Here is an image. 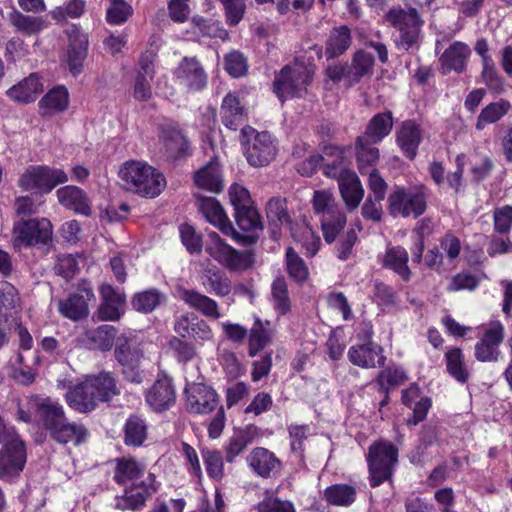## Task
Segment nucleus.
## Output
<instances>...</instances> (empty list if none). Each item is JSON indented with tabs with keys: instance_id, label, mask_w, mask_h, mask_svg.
I'll return each instance as SVG.
<instances>
[{
	"instance_id": "f257e3e1",
	"label": "nucleus",
	"mask_w": 512,
	"mask_h": 512,
	"mask_svg": "<svg viewBox=\"0 0 512 512\" xmlns=\"http://www.w3.org/2000/svg\"><path fill=\"white\" fill-rule=\"evenodd\" d=\"M120 390L110 372L87 376L83 381L69 387L66 402L80 413H88L96 408L99 402H108L118 395Z\"/></svg>"
},
{
	"instance_id": "f03ea898",
	"label": "nucleus",
	"mask_w": 512,
	"mask_h": 512,
	"mask_svg": "<svg viewBox=\"0 0 512 512\" xmlns=\"http://www.w3.org/2000/svg\"><path fill=\"white\" fill-rule=\"evenodd\" d=\"M119 176L126 190L143 197L158 196L166 185L162 173L142 162H126L119 171Z\"/></svg>"
},
{
	"instance_id": "7ed1b4c3",
	"label": "nucleus",
	"mask_w": 512,
	"mask_h": 512,
	"mask_svg": "<svg viewBox=\"0 0 512 512\" xmlns=\"http://www.w3.org/2000/svg\"><path fill=\"white\" fill-rule=\"evenodd\" d=\"M384 20L398 32L395 45L400 50H418L421 44L423 20L415 8L394 6L390 8Z\"/></svg>"
},
{
	"instance_id": "20e7f679",
	"label": "nucleus",
	"mask_w": 512,
	"mask_h": 512,
	"mask_svg": "<svg viewBox=\"0 0 512 512\" xmlns=\"http://www.w3.org/2000/svg\"><path fill=\"white\" fill-rule=\"evenodd\" d=\"M314 67L295 62L287 65L276 74L273 82V92L281 102L288 98L302 97L307 92V86L312 82Z\"/></svg>"
},
{
	"instance_id": "39448f33",
	"label": "nucleus",
	"mask_w": 512,
	"mask_h": 512,
	"mask_svg": "<svg viewBox=\"0 0 512 512\" xmlns=\"http://www.w3.org/2000/svg\"><path fill=\"white\" fill-rule=\"evenodd\" d=\"M241 144L247 162L253 167L268 165L277 154V145L271 134L258 132L251 126L242 128Z\"/></svg>"
},
{
	"instance_id": "423d86ee",
	"label": "nucleus",
	"mask_w": 512,
	"mask_h": 512,
	"mask_svg": "<svg viewBox=\"0 0 512 512\" xmlns=\"http://www.w3.org/2000/svg\"><path fill=\"white\" fill-rule=\"evenodd\" d=\"M313 209L320 216L324 240L331 244L346 224V216L339 209L332 194L328 191H315Z\"/></svg>"
},
{
	"instance_id": "0eeeda50",
	"label": "nucleus",
	"mask_w": 512,
	"mask_h": 512,
	"mask_svg": "<svg viewBox=\"0 0 512 512\" xmlns=\"http://www.w3.org/2000/svg\"><path fill=\"white\" fill-rule=\"evenodd\" d=\"M367 462L370 485L377 487L391 479L398 462V450L388 441H379L369 447Z\"/></svg>"
},
{
	"instance_id": "6e6552de",
	"label": "nucleus",
	"mask_w": 512,
	"mask_h": 512,
	"mask_svg": "<svg viewBox=\"0 0 512 512\" xmlns=\"http://www.w3.org/2000/svg\"><path fill=\"white\" fill-rule=\"evenodd\" d=\"M427 198L424 186L397 187L388 197V211L393 217L417 218L426 211Z\"/></svg>"
},
{
	"instance_id": "1a4fd4ad",
	"label": "nucleus",
	"mask_w": 512,
	"mask_h": 512,
	"mask_svg": "<svg viewBox=\"0 0 512 512\" xmlns=\"http://www.w3.org/2000/svg\"><path fill=\"white\" fill-rule=\"evenodd\" d=\"M114 357L122 367L124 378L140 384L143 381V373L140 363L143 358V350L140 343L133 336L122 334L115 340Z\"/></svg>"
},
{
	"instance_id": "9d476101",
	"label": "nucleus",
	"mask_w": 512,
	"mask_h": 512,
	"mask_svg": "<svg viewBox=\"0 0 512 512\" xmlns=\"http://www.w3.org/2000/svg\"><path fill=\"white\" fill-rule=\"evenodd\" d=\"M68 181L67 174L58 168L47 165L29 166L18 180L24 190H36L41 194L50 193L57 185Z\"/></svg>"
},
{
	"instance_id": "9b49d317",
	"label": "nucleus",
	"mask_w": 512,
	"mask_h": 512,
	"mask_svg": "<svg viewBox=\"0 0 512 512\" xmlns=\"http://www.w3.org/2000/svg\"><path fill=\"white\" fill-rule=\"evenodd\" d=\"M52 239V225L46 218L22 220L13 227L12 244L16 250L47 244Z\"/></svg>"
},
{
	"instance_id": "f8f14e48",
	"label": "nucleus",
	"mask_w": 512,
	"mask_h": 512,
	"mask_svg": "<svg viewBox=\"0 0 512 512\" xmlns=\"http://www.w3.org/2000/svg\"><path fill=\"white\" fill-rule=\"evenodd\" d=\"M27 459L24 441L19 435L7 439L0 450V480L11 482L19 477Z\"/></svg>"
},
{
	"instance_id": "ddd939ff",
	"label": "nucleus",
	"mask_w": 512,
	"mask_h": 512,
	"mask_svg": "<svg viewBox=\"0 0 512 512\" xmlns=\"http://www.w3.org/2000/svg\"><path fill=\"white\" fill-rule=\"evenodd\" d=\"M210 241L206 245V252L219 264L230 271L245 270L251 265L248 253L239 252L225 243L216 232L209 233Z\"/></svg>"
},
{
	"instance_id": "4468645a",
	"label": "nucleus",
	"mask_w": 512,
	"mask_h": 512,
	"mask_svg": "<svg viewBox=\"0 0 512 512\" xmlns=\"http://www.w3.org/2000/svg\"><path fill=\"white\" fill-rule=\"evenodd\" d=\"M95 299L92 287L83 283L78 287L77 292L69 294L66 299L58 301V312L73 321L86 318L89 314L88 303Z\"/></svg>"
},
{
	"instance_id": "2eb2a0df",
	"label": "nucleus",
	"mask_w": 512,
	"mask_h": 512,
	"mask_svg": "<svg viewBox=\"0 0 512 512\" xmlns=\"http://www.w3.org/2000/svg\"><path fill=\"white\" fill-rule=\"evenodd\" d=\"M174 74L179 84L189 92H198L207 86V73L196 57H184Z\"/></svg>"
},
{
	"instance_id": "dca6fc26",
	"label": "nucleus",
	"mask_w": 512,
	"mask_h": 512,
	"mask_svg": "<svg viewBox=\"0 0 512 512\" xmlns=\"http://www.w3.org/2000/svg\"><path fill=\"white\" fill-rule=\"evenodd\" d=\"M246 461L250 470L263 479L275 478L282 470L281 460L264 447L253 448L247 455Z\"/></svg>"
},
{
	"instance_id": "f3484780",
	"label": "nucleus",
	"mask_w": 512,
	"mask_h": 512,
	"mask_svg": "<svg viewBox=\"0 0 512 512\" xmlns=\"http://www.w3.org/2000/svg\"><path fill=\"white\" fill-rule=\"evenodd\" d=\"M186 407L193 414H208L218 405L216 392L201 383H192L185 388Z\"/></svg>"
},
{
	"instance_id": "a211bd4d",
	"label": "nucleus",
	"mask_w": 512,
	"mask_h": 512,
	"mask_svg": "<svg viewBox=\"0 0 512 512\" xmlns=\"http://www.w3.org/2000/svg\"><path fill=\"white\" fill-rule=\"evenodd\" d=\"M101 304L97 316L101 321H117L124 314L126 296L110 284L100 287Z\"/></svg>"
},
{
	"instance_id": "6ab92c4d",
	"label": "nucleus",
	"mask_w": 512,
	"mask_h": 512,
	"mask_svg": "<svg viewBox=\"0 0 512 512\" xmlns=\"http://www.w3.org/2000/svg\"><path fill=\"white\" fill-rule=\"evenodd\" d=\"M347 357L353 365L364 369L382 367L386 361L382 347L373 341L352 345L347 352Z\"/></svg>"
},
{
	"instance_id": "aec40b11",
	"label": "nucleus",
	"mask_w": 512,
	"mask_h": 512,
	"mask_svg": "<svg viewBox=\"0 0 512 512\" xmlns=\"http://www.w3.org/2000/svg\"><path fill=\"white\" fill-rule=\"evenodd\" d=\"M69 46L67 49L66 63L73 75L82 72L83 62L88 53V35L77 26H73L68 32Z\"/></svg>"
},
{
	"instance_id": "412c9836",
	"label": "nucleus",
	"mask_w": 512,
	"mask_h": 512,
	"mask_svg": "<svg viewBox=\"0 0 512 512\" xmlns=\"http://www.w3.org/2000/svg\"><path fill=\"white\" fill-rule=\"evenodd\" d=\"M423 133L421 125L415 120H405L398 127L395 133L396 144L406 158L413 160L416 157Z\"/></svg>"
},
{
	"instance_id": "4be33fe9",
	"label": "nucleus",
	"mask_w": 512,
	"mask_h": 512,
	"mask_svg": "<svg viewBox=\"0 0 512 512\" xmlns=\"http://www.w3.org/2000/svg\"><path fill=\"white\" fill-rule=\"evenodd\" d=\"M147 404L156 412H163L174 405L176 393L172 380L168 377L158 378L146 391Z\"/></svg>"
},
{
	"instance_id": "5701e85b",
	"label": "nucleus",
	"mask_w": 512,
	"mask_h": 512,
	"mask_svg": "<svg viewBox=\"0 0 512 512\" xmlns=\"http://www.w3.org/2000/svg\"><path fill=\"white\" fill-rule=\"evenodd\" d=\"M156 491V488L142 481L132 484L124 490V494L115 498V508L121 511H138L145 507L146 501Z\"/></svg>"
},
{
	"instance_id": "b1692460",
	"label": "nucleus",
	"mask_w": 512,
	"mask_h": 512,
	"mask_svg": "<svg viewBox=\"0 0 512 512\" xmlns=\"http://www.w3.org/2000/svg\"><path fill=\"white\" fill-rule=\"evenodd\" d=\"M48 434L58 444L67 445L71 443L74 446L81 445L89 437V432L83 424L70 421L67 416L57 423Z\"/></svg>"
},
{
	"instance_id": "393cba45",
	"label": "nucleus",
	"mask_w": 512,
	"mask_h": 512,
	"mask_svg": "<svg viewBox=\"0 0 512 512\" xmlns=\"http://www.w3.org/2000/svg\"><path fill=\"white\" fill-rule=\"evenodd\" d=\"M504 339V328L497 323L486 330L483 337L475 345V357L482 362H492L498 359L499 345Z\"/></svg>"
},
{
	"instance_id": "a878e982",
	"label": "nucleus",
	"mask_w": 512,
	"mask_h": 512,
	"mask_svg": "<svg viewBox=\"0 0 512 512\" xmlns=\"http://www.w3.org/2000/svg\"><path fill=\"white\" fill-rule=\"evenodd\" d=\"M59 203L77 214L90 216L92 214L91 201L86 192L77 186H64L56 191Z\"/></svg>"
},
{
	"instance_id": "bb28decb",
	"label": "nucleus",
	"mask_w": 512,
	"mask_h": 512,
	"mask_svg": "<svg viewBox=\"0 0 512 512\" xmlns=\"http://www.w3.org/2000/svg\"><path fill=\"white\" fill-rule=\"evenodd\" d=\"M321 167L324 175L337 181L351 174L348 168L344 151L338 147H326L321 155Z\"/></svg>"
},
{
	"instance_id": "cd10ccee",
	"label": "nucleus",
	"mask_w": 512,
	"mask_h": 512,
	"mask_svg": "<svg viewBox=\"0 0 512 512\" xmlns=\"http://www.w3.org/2000/svg\"><path fill=\"white\" fill-rule=\"evenodd\" d=\"M44 85L37 73H31L7 90V96L18 103L34 102L43 92Z\"/></svg>"
},
{
	"instance_id": "c85d7f7f",
	"label": "nucleus",
	"mask_w": 512,
	"mask_h": 512,
	"mask_svg": "<svg viewBox=\"0 0 512 512\" xmlns=\"http://www.w3.org/2000/svg\"><path fill=\"white\" fill-rule=\"evenodd\" d=\"M470 53V48L466 43L461 41L453 42L440 57L443 73L451 71L462 73L466 69Z\"/></svg>"
},
{
	"instance_id": "c756f323",
	"label": "nucleus",
	"mask_w": 512,
	"mask_h": 512,
	"mask_svg": "<svg viewBox=\"0 0 512 512\" xmlns=\"http://www.w3.org/2000/svg\"><path fill=\"white\" fill-rule=\"evenodd\" d=\"M35 411L40 424L47 432L66 417L63 406L49 397L36 399Z\"/></svg>"
},
{
	"instance_id": "7c9ffc66",
	"label": "nucleus",
	"mask_w": 512,
	"mask_h": 512,
	"mask_svg": "<svg viewBox=\"0 0 512 512\" xmlns=\"http://www.w3.org/2000/svg\"><path fill=\"white\" fill-rule=\"evenodd\" d=\"M266 216L269 221V225L272 227V237L274 239H278L279 237V233L276 231V228L286 226L292 230V220L288 213L285 199H270L266 204Z\"/></svg>"
},
{
	"instance_id": "2f4dec72",
	"label": "nucleus",
	"mask_w": 512,
	"mask_h": 512,
	"mask_svg": "<svg viewBox=\"0 0 512 512\" xmlns=\"http://www.w3.org/2000/svg\"><path fill=\"white\" fill-rule=\"evenodd\" d=\"M182 300L191 308L197 310L202 315L212 319H219L221 313L217 302L195 290L185 289L181 293Z\"/></svg>"
},
{
	"instance_id": "473e14b6",
	"label": "nucleus",
	"mask_w": 512,
	"mask_h": 512,
	"mask_svg": "<svg viewBox=\"0 0 512 512\" xmlns=\"http://www.w3.org/2000/svg\"><path fill=\"white\" fill-rule=\"evenodd\" d=\"M220 114L223 124L231 130H237L245 121L244 107L234 93H228L224 97Z\"/></svg>"
},
{
	"instance_id": "72a5a7b5",
	"label": "nucleus",
	"mask_w": 512,
	"mask_h": 512,
	"mask_svg": "<svg viewBox=\"0 0 512 512\" xmlns=\"http://www.w3.org/2000/svg\"><path fill=\"white\" fill-rule=\"evenodd\" d=\"M393 115L391 111L375 114L368 122L362 135L372 143H380L393 129Z\"/></svg>"
},
{
	"instance_id": "f704fd0d",
	"label": "nucleus",
	"mask_w": 512,
	"mask_h": 512,
	"mask_svg": "<svg viewBox=\"0 0 512 512\" xmlns=\"http://www.w3.org/2000/svg\"><path fill=\"white\" fill-rule=\"evenodd\" d=\"M383 267L394 271L403 281H409L411 270L408 267V253L401 246L388 247L382 261Z\"/></svg>"
},
{
	"instance_id": "c9c22d12",
	"label": "nucleus",
	"mask_w": 512,
	"mask_h": 512,
	"mask_svg": "<svg viewBox=\"0 0 512 512\" xmlns=\"http://www.w3.org/2000/svg\"><path fill=\"white\" fill-rule=\"evenodd\" d=\"M341 197L349 210L356 209L364 197L363 186L355 172L338 181Z\"/></svg>"
},
{
	"instance_id": "e433bc0d",
	"label": "nucleus",
	"mask_w": 512,
	"mask_h": 512,
	"mask_svg": "<svg viewBox=\"0 0 512 512\" xmlns=\"http://www.w3.org/2000/svg\"><path fill=\"white\" fill-rule=\"evenodd\" d=\"M8 19L15 30L24 36L36 35L48 26L44 17L25 15L16 10L9 14Z\"/></svg>"
},
{
	"instance_id": "4c0bfd02",
	"label": "nucleus",
	"mask_w": 512,
	"mask_h": 512,
	"mask_svg": "<svg viewBox=\"0 0 512 512\" xmlns=\"http://www.w3.org/2000/svg\"><path fill=\"white\" fill-rule=\"evenodd\" d=\"M273 334L270 321L256 318L249 333V356L255 357L259 351L263 350L272 341Z\"/></svg>"
},
{
	"instance_id": "58836bf2",
	"label": "nucleus",
	"mask_w": 512,
	"mask_h": 512,
	"mask_svg": "<svg viewBox=\"0 0 512 512\" xmlns=\"http://www.w3.org/2000/svg\"><path fill=\"white\" fill-rule=\"evenodd\" d=\"M195 183L199 188L215 193L220 192L223 189V182L219 164L216 161H211L197 171Z\"/></svg>"
},
{
	"instance_id": "ea45409f",
	"label": "nucleus",
	"mask_w": 512,
	"mask_h": 512,
	"mask_svg": "<svg viewBox=\"0 0 512 512\" xmlns=\"http://www.w3.org/2000/svg\"><path fill=\"white\" fill-rule=\"evenodd\" d=\"M116 336V328L112 325L104 324L97 328L89 329L85 332V337L91 347L101 351H109L113 346Z\"/></svg>"
},
{
	"instance_id": "a19ab883",
	"label": "nucleus",
	"mask_w": 512,
	"mask_h": 512,
	"mask_svg": "<svg viewBox=\"0 0 512 512\" xmlns=\"http://www.w3.org/2000/svg\"><path fill=\"white\" fill-rule=\"evenodd\" d=\"M166 297L157 289H148L138 293H135L132 297V307L141 313H151L158 306H160Z\"/></svg>"
},
{
	"instance_id": "79ce46f5",
	"label": "nucleus",
	"mask_w": 512,
	"mask_h": 512,
	"mask_svg": "<svg viewBox=\"0 0 512 512\" xmlns=\"http://www.w3.org/2000/svg\"><path fill=\"white\" fill-rule=\"evenodd\" d=\"M356 488L349 484H334L324 491L326 501L335 506H350L355 502Z\"/></svg>"
},
{
	"instance_id": "37998d69",
	"label": "nucleus",
	"mask_w": 512,
	"mask_h": 512,
	"mask_svg": "<svg viewBox=\"0 0 512 512\" xmlns=\"http://www.w3.org/2000/svg\"><path fill=\"white\" fill-rule=\"evenodd\" d=\"M271 302L279 315H286L291 311V299L288 285L283 276L277 277L271 285Z\"/></svg>"
},
{
	"instance_id": "c03bdc74",
	"label": "nucleus",
	"mask_w": 512,
	"mask_h": 512,
	"mask_svg": "<svg viewBox=\"0 0 512 512\" xmlns=\"http://www.w3.org/2000/svg\"><path fill=\"white\" fill-rule=\"evenodd\" d=\"M511 109L510 103L505 99H500L485 106L478 115L476 129L483 130L486 125L499 121Z\"/></svg>"
},
{
	"instance_id": "a18cd8bd",
	"label": "nucleus",
	"mask_w": 512,
	"mask_h": 512,
	"mask_svg": "<svg viewBox=\"0 0 512 512\" xmlns=\"http://www.w3.org/2000/svg\"><path fill=\"white\" fill-rule=\"evenodd\" d=\"M69 103L68 91L63 86H57L49 90L40 100L39 106L44 113L64 111Z\"/></svg>"
},
{
	"instance_id": "49530a36",
	"label": "nucleus",
	"mask_w": 512,
	"mask_h": 512,
	"mask_svg": "<svg viewBox=\"0 0 512 512\" xmlns=\"http://www.w3.org/2000/svg\"><path fill=\"white\" fill-rule=\"evenodd\" d=\"M351 45V32L347 26L334 28L326 43V54L329 57L342 55Z\"/></svg>"
},
{
	"instance_id": "de8ad7c7",
	"label": "nucleus",
	"mask_w": 512,
	"mask_h": 512,
	"mask_svg": "<svg viewBox=\"0 0 512 512\" xmlns=\"http://www.w3.org/2000/svg\"><path fill=\"white\" fill-rule=\"evenodd\" d=\"M445 360L448 373L458 382L466 383L469 379V372L461 349L457 347L449 349L445 354Z\"/></svg>"
},
{
	"instance_id": "09e8293b",
	"label": "nucleus",
	"mask_w": 512,
	"mask_h": 512,
	"mask_svg": "<svg viewBox=\"0 0 512 512\" xmlns=\"http://www.w3.org/2000/svg\"><path fill=\"white\" fill-rule=\"evenodd\" d=\"M375 144L363 136H358L356 139V157L361 174H364L366 167L373 165L379 159V149Z\"/></svg>"
},
{
	"instance_id": "8fccbe9b",
	"label": "nucleus",
	"mask_w": 512,
	"mask_h": 512,
	"mask_svg": "<svg viewBox=\"0 0 512 512\" xmlns=\"http://www.w3.org/2000/svg\"><path fill=\"white\" fill-rule=\"evenodd\" d=\"M147 436V425L136 415L130 416L124 428V440L127 445L140 446Z\"/></svg>"
},
{
	"instance_id": "3c124183",
	"label": "nucleus",
	"mask_w": 512,
	"mask_h": 512,
	"mask_svg": "<svg viewBox=\"0 0 512 512\" xmlns=\"http://www.w3.org/2000/svg\"><path fill=\"white\" fill-rule=\"evenodd\" d=\"M235 219L239 228L246 232H256L263 230V224L258 211L252 207H240L235 210Z\"/></svg>"
},
{
	"instance_id": "603ef678",
	"label": "nucleus",
	"mask_w": 512,
	"mask_h": 512,
	"mask_svg": "<svg viewBox=\"0 0 512 512\" xmlns=\"http://www.w3.org/2000/svg\"><path fill=\"white\" fill-rule=\"evenodd\" d=\"M203 285L216 296L225 297L231 292V281L218 270H208L203 276Z\"/></svg>"
},
{
	"instance_id": "864d4df0",
	"label": "nucleus",
	"mask_w": 512,
	"mask_h": 512,
	"mask_svg": "<svg viewBox=\"0 0 512 512\" xmlns=\"http://www.w3.org/2000/svg\"><path fill=\"white\" fill-rule=\"evenodd\" d=\"M286 267L288 275L295 282L302 284L308 279V268L304 260L296 253L292 247H289L286 250Z\"/></svg>"
},
{
	"instance_id": "5fc2aeb1",
	"label": "nucleus",
	"mask_w": 512,
	"mask_h": 512,
	"mask_svg": "<svg viewBox=\"0 0 512 512\" xmlns=\"http://www.w3.org/2000/svg\"><path fill=\"white\" fill-rule=\"evenodd\" d=\"M142 473L143 468L134 459L121 458L117 460L113 478L118 484H125L136 480Z\"/></svg>"
},
{
	"instance_id": "6e6d98bb",
	"label": "nucleus",
	"mask_w": 512,
	"mask_h": 512,
	"mask_svg": "<svg viewBox=\"0 0 512 512\" xmlns=\"http://www.w3.org/2000/svg\"><path fill=\"white\" fill-rule=\"evenodd\" d=\"M407 380V375L402 368L392 366L382 370L377 376L379 391L387 393L392 387L400 386Z\"/></svg>"
},
{
	"instance_id": "4d7b16f0",
	"label": "nucleus",
	"mask_w": 512,
	"mask_h": 512,
	"mask_svg": "<svg viewBox=\"0 0 512 512\" xmlns=\"http://www.w3.org/2000/svg\"><path fill=\"white\" fill-rule=\"evenodd\" d=\"M374 58L371 54L365 51H358L355 53L350 71L352 75V82L355 84L365 76H369L373 72Z\"/></svg>"
},
{
	"instance_id": "13d9d810",
	"label": "nucleus",
	"mask_w": 512,
	"mask_h": 512,
	"mask_svg": "<svg viewBox=\"0 0 512 512\" xmlns=\"http://www.w3.org/2000/svg\"><path fill=\"white\" fill-rule=\"evenodd\" d=\"M201 454L209 477L221 480L225 475L222 453L216 449L204 448Z\"/></svg>"
},
{
	"instance_id": "bf43d9fd",
	"label": "nucleus",
	"mask_w": 512,
	"mask_h": 512,
	"mask_svg": "<svg viewBox=\"0 0 512 512\" xmlns=\"http://www.w3.org/2000/svg\"><path fill=\"white\" fill-rule=\"evenodd\" d=\"M109 2L106 12V20L109 24H122L133 14L132 6L126 0H109Z\"/></svg>"
},
{
	"instance_id": "052dcab7",
	"label": "nucleus",
	"mask_w": 512,
	"mask_h": 512,
	"mask_svg": "<svg viewBox=\"0 0 512 512\" xmlns=\"http://www.w3.org/2000/svg\"><path fill=\"white\" fill-rule=\"evenodd\" d=\"M86 8L84 0H70L66 5L58 6L51 11V16L57 22H65L68 18H79Z\"/></svg>"
},
{
	"instance_id": "680f3d73",
	"label": "nucleus",
	"mask_w": 512,
	"mask_h": 512,
	"mask_svg": "<svg viewBox=\"0 0 512 512\" xmlns=\"http://www.w3.org/2000/svg\"><path fill=\"white\" fill-rule=\"evenodd\" d=\"M198 206L207 221H209L211 224L221 223L223 218H225L223 208L214 198L199 197Z\"/></svg>"
},
{
	"instance_id": "e2e57ef3",
	"label": "nucleus",
	"mask_w": 512,
	"mask_h": 512,
	"mask_svg": "<svg viewBox=\"0 0 512 512\" xmlns=\"http://www.w3.org/2000/svg\"><path fill=\"white\" fill-rule=\"evenodd\" d=\"M482 66L481 77L486 86L494 92H502L504 90V82L495 68L493 59L486 60V63H482Z\"/></svg>"
},
{
	"instance_id": "0e129e2a",
	"label": "nucleus",
	"mask_w": 512,
	"mask_h": 512,
	"mask_svg": "<svg viewBox=\"0 0 512 512\" xmlns=\"http://www.w3.org/2000/svg\"><path fill=\"white\" fill-rule=\"evenodd\" d=\"M288 431L292 452L298 453L300 456H302L304 451V441L307 439L310 433L309 425L291 424L288 427Z\"/></svg>"
},
{
	"instance_id": "69168bd1",
	"label": "nucleus",
	"mask_w": 512,
	"mask_h": 512,
	"mask_svg": "<svg viewBox=\"0 0 512 512\" xmlns=\"http://www.w3.org/2000/svg\"><path fill=\"white\" fill-rule=\"evenodd\" d=\"M19 302L17 289L8 281H0V311L14 309Z\"/></svg>"
},
{
	"instance_id": "338daca9",
	"label": "nucleus",
	"mask_w": 512,
	"mask_h": 512,
	"mask_svg": "<svg viewBox=\"0 0 512 512\" xmlns=\"http://www.w3.org/2000/svg\"><path fill=\"white\" fill-rule=\"evenodd\" d=\"M169 346L175 352L176 357L179 362H183V363L189 362L197 354L194 344L187 342V341H183L178 337H173L169 341Z\"/></svg>"
},
{
	"instance_id": "774afa93",
	"label": "nucleus",
	"mask_w": 512,
	"mask_h": 512,
	"mask_svg": "<svg viewBox=\"0 0 512 512\" xmlns=\"http://www.w3.org/2000/svg\"><path fill=\"white\" fill-rule=\"evenodd\" d=\"M182 243L190 253H200L202 250L201 236L196 234L194 228L188 224L180 226Z\"/></svg>"
}]
</instances>
